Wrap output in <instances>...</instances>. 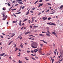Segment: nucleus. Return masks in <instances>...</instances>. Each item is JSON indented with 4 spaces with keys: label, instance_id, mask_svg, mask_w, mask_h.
<instances>
[{
    "label": "nucleus",
    "instance_id": "obj_55",
    "mask_svg": "<svg viewBox=\"0 0 63 63\" xmlns=\"http://www.w3.org/2000/svg\"><path fill=\"white\" fill-rule=\"evenodd\" d=\"M54 53L56 55V52H55V51H54Z\"/></svg>",
    "mask_w": 63,
    "mask_h": 63
},
{
    "label": "nucleus",
    "instance_id": "obj_29",
    "mask_svg": "<svg viewBox=\"0 0 63 63\" xmlns=\"http://www.w3.org/2000/svg\"><path fill=\"white\" fill-rule=\"evenodd\" d=\"M27 20V19H25L24 20H23V22H24L25 21H26Z\"/></svg>",
    "mask_w": 63,
    "mask_h": 63
},
{
    "label": "nucleus",
    "instance_id": "obj_3",
    "mask_svg": "<svg viewBox=\"0 0 63 63\" xmlns=\"http://www.w3.org/2000/svg\"><path fill=\"white\" fill-rule=\"evenodd\" d=\"M30 32H26L25 34V35H27V34H30Z\"/></svg>",
    "mask_w": 63,
    "mask_h": 63
},
{
    "label": "nucleus",
    "instance_id": "obj_18",
    "mask_svg": "<svg viewBox=\"0 0 63 63\" xmlns=\"http://www.w3.org/2000/svg\"><path fill=\"white\" fill-rule=\"evenodd\" d=\"M42 48H40L39 49H38V52H39L40 51H41V50H42Z\"/></svg>",
    "mask_w": 63,
    "mask_h": 63
},
{
    "label": "nucleus",
    "instance_id": "obj_8",
    "mask_svg": "<svg viewBox=\"0 0 63 63\" xmlns=\"http://www.w3.org/2000/svg\"><path fill=\"white\" fill-rule=\"evenodd\" d=\"M15 49L16 50H15V51H16L18 50V48L17 47H16L15 48Z\"/></svg>",
    "mask_w": 63,
    "mask_h": 63
},
{
    "label": "nucleus",
    "instance_id": "obj_57",
    "mask_svg": "<svg viewBox=\"0 0 63 63\" xmlns=\"http://www.w3.org/2000/svg\"><path fill=\"white\" fill-rule=\"evenodd\" d=\"M33 38V37H30L29 38V39H32Z\"/></svg>",
    "mask_w": 63,
    "mask_h": 63
},
{
    "label": "nucleus",
    "instance_id": "obj_23",
    "mask_svg": "<svg viewBox=\"0 0 63 63\" xmlns=\"http://www.w3.org/2000/svg\"><path fill=\"white\" fill-rule=\"evenodd\" d=\"M35 9V8H32V11H34Z\"/></svg>",
    "mask_w": 63,
    "mask_h": 63
},
{
    "label": "nucleus",
    "instance_id": "obj_13",
    "mask_svg": "<svg viewBox=\"0 0 63 63\" xmlns=\"http://www.w3.org/2000/svg\"><path fill=\"white\" fill-rule=\"evenodd\" d=\"M63 8V5H62L60 7L59 9H61V8Z\"/></svg>",
    "mask_w": 63,
    "mask_h": 63
},
{
    "label": "nucleus",
    "instance_id": "obj_42",
    "mask_svg": "<svg viewBox=\"0 0 63 63\" xmlns=\"http://www.w3.org/2000/svg\"><path fill=\"white\" fill-rule=\"evenodd\" d=\"M27 52H28V53H29V52H30V51H29L28 50L27 51Z\"/></svg>",
    "mask_w": 63,
    "mask_h": 63
},
{
    "label": "nucleus",
    "instance_id": "obj_12",
    "mask_svg": "<svg viewBox=\"0 0 63 63\" xmlns=\"http://www.w3.org/2000/svg\"><path fill=\"white\" fill-rule=\"evenodd\" d=\"M16 1H18V2H23L22 0H17Z\"/></svg>",
    "mask_w": 63,
    "mask_h": 63
},
{
    "label": "nucleus",
    "instance_id": "obj_35",
    "mask_svg": "<svg viewBox=\"0 0 63 63\" xmlns=\"http://www.w3.org/2000/svg\"><path fill=\"white\" fill-rule=\"evenodd\" d=\"M47 55H50V54H49V53H47V54H46Z\"/></svg>",
    "mask_w": 63,
    "mask_h": 63
},
{
    "label": "nucleus",
    "instance_id": "obj_45",
    "mask_svg": "<svg viewBox=\"0 0 63 63\" xmlns=\"http://www.w3.org/2000/svg\"><path fill=\"white\" fill-rule=\"evenodd\" d=\"M28 21L29 22V23H30V22H31V21H30V20Z\"/></svg>",
    "mask_w": 63,
    "mask_h": 63
},
{
    "label": "nucleus",
    "instance_id": "obj_58",
    "mask_svg": "<svg viewBox=\"0 0 63 63\" xmlns=\"http://www.w3.org/2000/svg\"><path fill=\"white\" fill-rule=\"evenodd\" d=\"M22 37H21L20 38V40H21V39H22Z\"/></svg>",
    "mask_w": 63,
    "mask_h": 63
},
{
    "label": "nucleus",
    "instance_id": "obj_10",
    "mask_svg": "<svg viewBox=\"0 0 63 63\" xmlns=\"http://www.w3.org/2000/svg\"><path fill=\"white\" fill-rule=\"evenodd\" d=\"M39 36H42V37H43V36H45V35L44 34H39Z\"/></svg>",
    "mask_w": 63,
    "mask_h": 63
},
{
    "label": "nucleus",
    "instance_id": "obj_44",
    "mask_svg": "<svg viewBox=\"0 0 63 63\" xmlns=\"http://www.w3.org/2000/svg\"><path fill=\"white\" fill-rule=\"evenodd\" d=\"M21 8H22V6H21L20 9L21 10Z\"/></svg>",
    "mask_w": 63,
    "mask_h": 63
},
{
    "label": "nucleus",
    "instance_id": "obj_31",
    "mask_svg": "<svg viewBox=\"0 0 63 63\" xmlns=\"http://www.w3.org/2000/svg\"><path fill=\"white\" fill-rule=\"evenodd\" d=\"M40 45H41V47H43V46H44V45H43V44H40Z\"/></svg>",
    "mask_w": 63,
    "mask_h": 63
},
{
    "label": "nucleus",
    "instance_id": "obj_46",
    "mask_svg": "<svg viewBox=\"0 0 63 63\" xmlns=\"http://www.w3.org/2000/svg\"><path fill=\"white\" fill-rule=\"evenodd\" d=\"M2 10H3V11H5V10H6L5 9V8H2Z\"/></svg>",
    "mask_w": 63,
    "mask_h": 63
},
{
    "label": "nucleus",
    "instance_id": "obj_52",
    "mask_svg": "<svg viewBox=\"0 0 63 63\" xmlns=\"http://www.w3.org/2000/svg\"><path fill=\"white\" fill-rule=\"evenodd\" d=\"M31 52H32V53H33V52H34V51H33V50H32V51H31Z\"/></svg>",
    "mask_w": 63,
    "mask_h": 63
},
{
    "label": "nucleus",
    "instance_id": "obj_56",
    "mask_svg": "<svg viewBox=\"0 0 63 63\" xmlns=\"http://www.w3.org/2000/svg\"><path fill=\"white\" fill-rule=\"evenodd\" d=\"M49 9L46 12H49Z\"/></svg>",
    "mask_w": 63,
    "mask_h": 63
},
{
    "label": "nucleus",
    "instance_id": "obj_38",
    "mask_svg": "<svg viewBox=\"0 0 63 63\" xmlns=\"http://www.w3.org/2000/svg\"><path fill=\"white\" fill-rule=\"evenodd\" d=\"M20 10H21V9H20L19 10L17 11V12H20Z\"/></svg>",
    "mask_w": 63,
    "mask_h": 63
},
{
    "label": "nucleus",
    "instance_id": "obj_61",
    "mask_svg": "<svg viewBox=\"0 0 63 63\" xmlns=\"http://www.w3.org/2000/svg\"><path fill=\"white\" fill-rule=\"evenodd\" d=\"M16 2V1H13V3H15V2Z\"/></svg>",
    "mask_w": 63,
    "mask_h": 63
},
{
    "label": "nucleus",
    "instance_id": "obj_36",
    "mask_svg": "<svg viewBox=\"0 0 63 63\" xmlns=\"http://www.w3.org/2000/svg\"><path fill=\"white\" fill-rule=\"evenodd\" d=\"M50 19H51V18L49 17L48 18V20H50Z\"/></svg>",
    "mask_w": 63,
    "mask_h": 63
},
{
    "label": "nucleus",
    "instance_id": "obj_43",
    "mask_svg": "<svg viewBox=\"0 0 63 63\" xmlns=\"http://www.w3.org/2000/svg\"><path fill=\"white\" fill-rule=\"evenodd\" d=\"M38 49H39V48H37V49H34L33 50L35 51V50H37V49L38 50Z\"/></svg>",
    "mask_w": 63,
    "mask_h": 63
},
{
    "label": "nucleus",
    "instance_id": "obj_33",
    "mask_svg": "<svg viewBox=\"0 0 63 63\" xmlns=\"http://www.w3.org/2000/svg\"><path fill=\"white\" fill-rule=\"evenodd\" d=\"M46 28L47 29V30H48V29H49V28L48 27H46Z\"/></svg>",
    "mask_w": 63,
    "mask_h": 63
},
{
    "label": "nucleus",
    "instance_id": "obj_54",
    "mask_svg": "<svg viewBox=\"0 0 63 63\" xmlns=\"http://www.w3.org/2000/svg\"><path fill=\"white\" fill-rule=\"evenodd\" d=\"M0 37L1 38H3V36L2 35H0Z\"/></svg>",
    "mask_w": 63,
    "mask_h": 63
},
{
    "label": "nucleus",
    "instance_id": "obj_5",
    "mask_svg": "<svg viewBox=\"0 0 63 63\" xmlns=\"http://www.w3.org/2000/svg\"><path fill=\"white\" fill-rule=\"evenodd\" d=\"M41 41H42L43 42V43H45V44H47V42L44 40H41Z\"/></svg>",
    "mask_w": 63,
    "mask_h": 63
},
{
    "label": "nucleus",
    "instance_id": "obj_26",
    "mask_svg": "<svg viewBox=\"0 0 63 63\" xmlns=\"http://www.w3.org/2000/svg\"><path fill=\"white\" fill-rule=\"evenodd\" d=\"M32 59H33V60H36V59L33 57H32Z\"/></svg>",
    "mask_w": 63,
    "mask_h": 63
},
{
    "label": "nucleus",
    "instance_id": "obj_48",
    "mask_svg": "<svg viewBox=\"0 0 63 63\" xmlns=\"http://www.w3.org/2000/svg\"><path fill=\"white\" fill-rule=\"evenodd\" d=\"M30 12H31L32 13H33V12L32 11H31Z\"/></svg>",
    "mask_w": 63,
    "mask_h": 63
},
{
    "label": "nucleus",
    "instance_id": "obj_21",
    "mask_svg": "<svg viewBox=\"0 0 63 63\" xmlns=\"http://www.w3.org/2000/svg\"><path fill=\"white\" fill-rule=\"evenodd\" d=\"M38 0H37L34 3V4H36V3H38Z\"/></svg>",
    "mask_w": 63,
    "mask_h": 63
},
{
    "label": "nucleus",
    "instance_id": "obj_14",
    "mask_svg": "<svg viewBox=\"0 0 63 63\" xmlns=\"http://www.w3.org/2000/svg\"><path fill=\"white\" fill-rule=\"evenodd\" d=\"M47 32L48 33V34H51V33H50V32H49V31H48V30H47Z\"/></svg>",
    "mask_w": 63,
    "mask_h": 63
},
{
    "label": "nucleus",
    "instance_id": "obj_34",
    "mask_svg": "<svg viewBox=\"0 0 63 63\" xmlns=\"http://www.w3.org/2000/svg\"><path fill=\"white\" fill-rule=\"evenodd\" d=\"M6 19V18H5V17H4V18L2 20H5Z\"/></svg>",
    "mask_w": 63,
    "mask_h": 63
},
{
    "label": "nucleus",
    "instance_id": "obj_62",
    "mask_svg": "<svg viewBox=\"0 0 63 63\" xmlns=\"http://www.w3.org/2000/svg\"><path fill=\"white\" fill-rule=\"evenodd\" d=\"M7 54H6L4 56V57H5V56H7Z\"/></svg>",
    "mask_w": 63,
    "mask_h": 63
},
{
    "label": "nucleus",
    "instance_id": "obj_20",
    "mask_svg": "<svg viewBox=\"0 0 63 63\" xmlns=\"http://www.w3.org/2000/svg\"><path fill=\"white\" fill-rule=\"evenodd\" d=\"M18 3H19V4H23V3H22V2H18Z\"/></svg>",
    "mask_w": 63,
    "mask_h": 63
},
{
    "label": "nucleus",
    "instance_id": "obj_9",
    "mask_svg": "<svg viewBox=\"0 0 63 63\" xmlns=\"http://www.w3.org/2000/svg\"><path fill=\"white\" fill-rule=\"evenodd\" d=\"M43 6V3L40 4H39V6H38V7L39 8V7H40V6Z\"/></svg>",
    "mask_w": 63,
    "mask_h": 63
},
{
    "label": "nucleus",
    "instance_id": "obj_63",
    "mask_svg": "<svg viewBox=\"0 0 63 63\" xmlns=\"http://www.w3.org/2000/svg\"><path fill=\"white\" fill-rule=\"evenodd\" d=\"M1 14L2 15H4V13H1Z\"/></svg>",
    "mask_w": 63,
    "mask_h": 63
},
{
    "label": "nucleus",
    "instance_id": "obj_37",
    "mask_svg": "<svg viewBox=\"0 0 63 63\" xmlns=\"http://www.w3.org/2000/svg\"><path fill=\"white\" fill-rule=\"evenodd\" d=\"M5 14L4 13L3 15V17H5Z\"/></svg>",
    "mask_w": 63,
    "mask_h": 63
},
{
    "label": "nucleus",
    "instance_id": "obj_15",
    "mask_svg": "<svg viewBox=\"0 0 63 63\" xmlns=\"http://www.w3.org/2000/svg\"><path fill=\"white\" fill-rule=\"evenodd\" d=\"M13 42V41H11V42H10L9 44H8V45H11V44L12 43V42Z\"/></svg>",
    "mask_w": 63,
    "mask_h": 63
},
{
    "label": "nucleus",
    "instance_id": "obj_4",
    "mask_svg": "<svg viewBox=\"0 0 63 63\" xmlns=\"http://www.w3.org/2000/svg\"><path fill=\"white\" fill-rule=\"evenodd\" d=\"M19 25L20 26H21V20L19 21Z\"/></svg>",
    "mask_w": 63,
    "mask_h": 63
},
{
    "label": "nucleus",
    "instance_id": "obj_27",
    "mask_svg": "<svg viewBox=\"0 0 63 63\" xmlns=\"http://www.w3.org/2000/svg\"><path fill=\"white\" fill-rule=\"evenodd\" d=\"M8 5L9 6H10L11 5H10V4L9 3H8Z\"/></svg>",
    "mask_w": 63,
    "mask_h": 63
},
{
    "label": "nucleus",
    "instance_id": "obj_40",
    "mask_svg": "<svg viewBox=\"0 0 63 63\" xmlns=\"http://www.w3.org/2000/svg\"><path fill=\"white\" fill-rule=\"evenodd\" d=\"M42 33H47V32H42Z\"/></svg>",
    "mask_w": 63,
    "mask_h": 63
},
{
    "label": "nucleus",
    "instance_id": "obj_19",
    "mask_svg": "<svg viewBox=\"0 0 63 63\" xmlns=\"http://www.w3.org/2000/svg\"><path fill=\"white\" fill-rule=\"evenodd\" d=\"M21 13V12H19L18 13H16V15H18V14H20Z\"/></svg>",
    "mask_w": 63,
    "mask_h": 63
},
{
    "label": "nucleus",
    "instance_id": "obj_32",
    "mask_svg": "<svg viewBox=\"0 0 63 63\" xmlns=\"http://www.w3.org/2000/svg\"><path fill=\"white\" fill-rule=\"evenodd\" d=\"M25 59L26 60H28V59H27V57H25Z\"/></svg>",
    "mask_w": 63,
    "mask_h": 63
},
{
    "label": "nucleus",
    "instance_id": "obj_6",
    "mask_svg": "<svg viewBox=\"0 0 63 63\" xmlns=\"http://www.w3.org/2000/svg\"><path fill=\"white\" fill-rule=\"evenodd\" d=\"M5 55V53H3L2 54H0V56H4Z\"/></svg>",
    "mask_w": 63,
    "mask_h": 63
},
{
    "label": "nucleus",
    "instance_id": "obj_53",
    "mask_svg": "<svg viewBox=\"0 0 63 63\" xmlns=\"http://www.w3.org/2000/svg\"><path fill=\"white\" fill-rule=\"evenodd\" d=\"M7 17V15H6L5 18H6Z\"/></svg>",
    "mask_w": 63,
    "mask_h": 63
},
{
    "label": "nucleus",
    "instance_id": "obj_2",
    "mask_svg": "<svg viewBox=\"0 0 63 63\" xmlns=\"http://www.w3.org/2000/svg\"><path fill=\"white\" fill-rule=\"evenodd\" d=\"M47 18V17H43L42 18V19H43V20H46Z\"/></svg>",
    "mask_w": 63,
    "mask_h": 63
},
{
    "label": "nucleus",
    "instance_id": "obj_28",
    "mask_svg": "<svg viewBox=\"0 0 63 63\" xmlns=\"http://www.w3.org/2000/svg\"><path fill=\"white\" fill-rule=\"evenodd\" d=\"M55 13V11H54L53 12L50 13V14H54V13Z\"/></svg>",
    "mask_w": 63,
    "mask_h": 63
},
{
    "label": "nucleus",
    "instance_id": "obj_7",
    "mask_svg": "<svg viewBox=\"0 0 63 63\" xmlns=\"http://www.w3.org/2000/svg\"><path fill=\"white\" fill-rule=\"evenodd\" d=\"M46 35L47 36H48V37H50V35L49 34V33H46Z\"/></svg>",
    "mask_w": 63,
    "mask_h": 63
},
{
    "label": "nucleus",
    "instance_id": "obj_39",
    "mask_svg": "<svg viewBox=\"0 0 63 63\" xmlns=\"http://www.w3.org/2000/svg\"><path fill=\"white\" fill-rule=\"evenodd\" d=\"M22 62H21L20 61V60H19V63H22Z\"/></svg>",
    "mask_w": 63,
    "mask_h": 63
},
{
    "label": "nucleus",
    "instance_id": "obj_24",
    "mask_svg": "<svg viewBox=\"0 0 63 63\" xmlns=\"http://www.w3.org/2000/svg\"><path fill=\"white\" fill-rule=\"evenodd\" d=\"M33 27H34V28H36V27H38L37 26H34Z\"/></svg>",
    "mask_w": 63,
    "mask_h": 63
},
{
    "label": "nucleus",
    "instance_id": "obj_41",
    "mask_svg": "<svg viewBox=\"0 0 63 63\" xmlns=\"http://www.w3.org/2000/svg\"><path fill=\"white\" fill-rule=\"evenodd\" d=\"M42 0H40L39 1V2H42Z\"/></svg>",
    "mask_w": 63,
    "mask_h": 63
},
{
    "label": "nucleus",
    "instance_id": "obj_22",
    "mask_svg": "<svg viewBox=\"0 0 63 63\" xmlns=\"http://www.w3.org/2000/svg\"><path fill=\"white\" fill-rule=\"evenodd\" d=\"M39 53H40V54H41V55H42V52L41 51H40L39 52Z\"/></svg>",
    "mask_w": 63,
    "mask_h": 63
},
{
    "label": "nucleus",
    "instance_id": "obj_49",
    "mask_svg": "<svg viewBox=\"0 0 63 63\" xmlns=\"http://www.w3.org/2000/svg\"><path fill=\"white\" fill-rule=\"evenodd\" d=\"M33 35H30L29 36V37H31V36H33Z\"/></svg>",
    "mask_w": 63,
    "mask_h": 63
},
{
    "label": "nucleus",
    "instance_id": "obj_11",
    "mask_svg": "<svg viewBox=\"0 0 63 63\" xmlns=\"http://www.w3.org/2000/svg\"><path fill=\"white\" fill-rule=\"evenodd\" d=\"M17 20L16 21H13L12 22L13 23H16V22H17Z\"/></svg>",
    "mask_w": 63,
    "mask_h": 63
},
{
    "label": "nucleus",
    "instance_id": "obj_60",
    "mask_svg": "<svg viewBox=\"0 0 63 63\" xmlns=\"http://www.w3.org/2000/svg\"><path fill=\"white\" fill-rule=\"evenodd\" d=\"M41 14V12H40L38 14V15H40Z\"/></svg>",
    "mask_w": 63,
    "mask_h": 63
},
{
    "label": "nucleus",
    "instance_id": "obj_25",
    "mask_svg": "<svg viewBox=\"0 0 63 63\" xmlns=\"http://www.w3.org/2000/svg\"><path fill=\"white\" fill-rule=\"evenodd\" d=\"M38 50H39V49H38L36 51H34V52L35 53H36V52H37V51H38Z\"/></svg>",
    "mask_w": 63,
    "mask_h": 63
},
{
    "label": "nucleus",
    "instance_id": "obj_17",
    "mask_svg": "<svg viewBox=\"0 0 63 63\" xmlns=\"http://www.w3.org/2000/svg\"><path fill=\"white\" fill-rule=\"evenodd\" d=\"M50 25H55L56 24H55L54 23H52L50 24Z\"/></svg>",
    "mask_w": 63,
    "mask_h": 63
},
{
    "label": "nucleus",
    "instance_id": "obj_16",
    "mask_svg": "<svg viewBox=\"0 0 63 63\" xmlns=\"http://www.w3.org/2000/svg\"><path fill=\"white\" fill-rule=\"evenodd\" d=\"M52 34H53L54 35H55L56 34V33L54 32H52Z\"/></svg>",
    "mask_w": 63,
    "mask_h": 63
},
{
    "label": "nucleus",
    "instance_id": "obj_59",
    "mask_svg": "<svg viewBox=\"0 0 63 63\" xmlns=\"http://www.w3.org/2000/svg\"><path fill=\"white\" fill-rule=\"evenodd\" d=\"M30 27L31 28H32V26H30Z\"/></svg>",
    "mask_w": 63,
    "mask_h": 63
},
{
    "label": "nucleus",
    "instance_id": "obj_47",
    "mask_svg": "<svg viewBox=\"0 0 63 63\" xmlns=\"http://www.w3.org/2000/svg\"><path fill=\"white\" fill-rule=\"evenodd\" d=\"M51 23V22H50V23H47V24H50V23Z\"/></svg>",
    "mask_w": 63,
    "mask_h": 63
},
{
    "label": "nucleus",
    "instance_id": "obj_50",
    "mask_svg": "<svg viewBox=\"0 0 63 63\" xmlns=\"http://www.w3.org/2000/svg\"><path fill=\"white\" fill-rule=\"evenodd\" d=\"M28 14H29V13L27 12V14H26V15H28Z\"/></svg>",
    "mask_w": 63,
    "mask_h": 63
},
{
    "label": "nucleus",
    "instance_id": "obj_30",
    "mask_svg": "<svg viewBox=\"0 0 63 63\" xmlns=\"http://www.w3.org/2000/svg\"><path fill=\"white\" fill-rule=\"evenodd\" d=\"M25 7V6H24L23 7H22V9H23Z\"/></svg>",
    "mask_w": 63,
    "mask_h": 63
},
{
    "label": "nucleus",
    "instance_id": "obj_64",
    "mask_svg": "<svg viewBox=\"0 0 63 63\" xmlns=\"http://www.w3.org/2000/svg\"><path fill=\"white\" fill-rule=\"evenodd\" d=\"M45 10L44 11H43L42 12V13H44V12H45Z\"/></svg>",
    "mask_w": 63,
    "mask_h": 63
},
{
    "label": "nucleus",
    "instance_id": "obj_1",
    "mask_svg": "<svg viewBox=\"0 0 63 63\" xmlns=\"http://www.w3.org/2000/svg\"><path fill=\"white\" fill-rule=\"evenodd\" d=\"M37 46H38V44L36 42H33L31 45V46L32 48H37Z\"/></svg>",
    "mask_w": 63,
    "mask_h": 63
},
{
    "label": "nucleus",
    "instance_id": "obj_51",
    "mask_svg": "<svg viewBox=\"0 0 63 63\" xmlns=\"http://www.w3.org/2000/svg\"><path fill=\"white\" fill-rule=\"evenodd\" d=\"M47 4L49 5L50 6V5H51V4L49 3H47Z\"/></svg>",
    "mask_w": 63,
    "mask_h": 63
}]
</instances>
